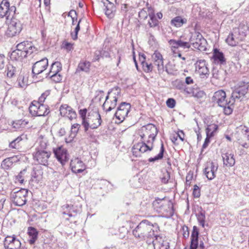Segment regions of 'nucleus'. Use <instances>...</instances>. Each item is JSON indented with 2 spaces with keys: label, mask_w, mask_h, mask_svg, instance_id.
<instances>
[{
  "label": "nucleus",
  "mask_w": 249,
  "mask_h": 249,
  "mask_svg": "<svg viewBox=\"0 0 249 249\" xmlns=\"http://www.w3.org/2000/svg\"><path fill=\"white\" fill-rule=\"evenodd\" d=\"M158 132L156 126L151 124L142 127L138 131L142 142L135 144L133 146L132 152L133 156L141 157L142 153L151 151Z\"/></svg>",
  "instance_id": "f257e3e1"
},
{
  "label": "nucleus",
  "mask_w": 249,
  "mask_h": 249,
  "mask_svg": "<svg viewBox=\"0 0 249 249\" xmlns=\"http://www.w3.org/2000/svg\"><path fill=\"white\" fill-rule=\"evenodd\" d=\"M159 231L160 228L157 223L153 224L148 220L144 219L132 230V232L136 238L140 240L146 239L151 240L153 239L156 233Z\"/></svg>",
  "instance_id": "f03ea898"
},
{
  "label": "nucleus",
  "mask_w": 249,
  "mask_h": 249,
  "mask_svg": "<svg viewBox=\"0 0 249 249\" xmlns=\"http://www.w3.org/2000/svg\"><path fill=\"white\" fill-rule=\"evenodd\" d=\"M249 75L248 73H244L242 76L243 79L239 82L234 90L232 91L231 98V100L228 102L227 106L225 107H221L223 108L224 113L226 115H230L233 111L232 106L234 104V101L236 99L240 100L248 92L249 87V77L247 76Z\"/></svg>",
  "instance_id": "7ed1b4c3"
},
{
  "label": "nucleus",
  "mask_w": 249,
  "mask_h": 249,
  "mask_svg": "<svg viewBox=\"0 0 249 249\" xmlns=\"http://www.w3.org/2000/svg\"><path fill=\"white\" fill-rule=\"evenodd\" d=\"M37 51L31 42L24 41L17 45V50L11 54L12 61H22L23 57L30 56Z\"/></svg>",
  "instance_id": "20e7f679"
},
{
  "label": "nucleus",
  "mask_w": 249,
  "mask_h": 249,
  "mask_svg": "<svg viewBox=\"0 0 249 249\" xmlns=\"http://www.w3.org/2000/svg\"><path fill=\"white\" fill-rule=\"evenodd\" d=\"M102 122V120L99 112L93 111L89 114L87 119L84 121L82 125L84 127L85 131L87 132L89 128L92 129H97L101 125Z\"/></svg>",
  "instance_id": "39448f33"
},
{
  "label": "nucleus",
  "mask_w": 249,
  "mask_h": 249,
  "mask_svg": "<svg viewBox=\"0 0 249 249\" xmlns=\"http://www.w3.org/2000/svg\"><path fill=\"white\" fill-rule=\"evenodd\" d=\"M153 205L154 208L157 211L160 212H169L170 216L173 215L174 213L173 205L169 200L163 198L160 199L156 198L153 202Z\"/></svg>",
  "instance_id": "423d86ee"
},
{
  "label": "nucleus",
  "mask_w": 249,
  "mask_h": 249,
  "mask_svg": "<svg viewBox=\"0 0 249 249\" xmlns=\"http://www.w3.org/2000/svg\"><path fill=\"white\" fill-rule=\"evenodd\" d=\"M28 191L25 189H21L17 191L12 192L11 197L13 203L18 206H22L25 204Z\"/></svg>",
  "instance_id": "0eeeda50"
},
{
  "label": "nucleus",
  "mask_w": 249,
  "mask_h": 249,
  "mask_svg": "<svg viewBox=\"0 0 249 249\" xmlns=\"http://www.w3.org/2000/svg\"><path fill=\"white\" fill-rule=\"evenodd\" d=\"M190 41L192 43L193 46L200 51L206 50V40L199 32H195L190 38Z\"/></svg>",
  "instance_id": "6e6552de"
},
{
  "label": "nucleus",
  "mask_w": 249,
  "mask_h": 249,
  "mask_svg": "<svg viewBox=\"0 0 249 249\" xmlns=\"http://www.w3.org/2000/svg\"><path fill=\"white\" fill-rule=\"evenodd\" d=\"M22 29V26L20 21L12 18L6 30V35L9 37H13L19 34Z\"/></svg>",
  "instance_id": "1a4fd4ad"
},
{
  "label": "nucleus",
  "mask_w": 249,
  "mask_h": 249,
  "mask_svg": "<svg viewBox=\"0 0 249 249\" xmlns=\"http://www.w3.org/2000/svg\"><path fill=\"white\" fill-rule=\"evenodd\" d=\"M113 91H115L114 95L112 97V99L105 102L103 105V108L106 112L110 111L115 108L117 105V102L119 97L121 96V89L118 87L113 88Z\"/></svg>",
  "instance_id": "9d476101"
},
{
  "label": "nucleus",
  "mask_w": 249,
  "mask_h": 249,
  "mask_svg": "<svg viewBox=\"0 0 249 249\" xmlns=\"http://www.w3.org/2000/svg\"><path fill=\"white\" fill-rule=\"evenodd\" d=\"M33 156L34 160L36 161L37 163L47 166L51 152L44 150L36 149V151L33 154Z\"/></svg>",
  "instance_id": "9b49d317"
},
{
  "label": "nucleus",
  "mask_w": 249,
  "mask_h": 249,
  "mask_svg": "<svg viewBox=\"0 0 249 249\" xmlns=\"http://www.w3.org/2000/svg\"><path fill=\"white\" fill-rule=\"evenodd\" d=\"M130 107L131 105L129 103L122 102L118 107L114 116L120 122H122L127 116Z\"/></svg>",
  "instance_id": "f8f14e48"
},
{
  "label": "nucleus",
  "mask_w": 249,
  "mask_h": 249,
  "mask_svg": "<svg viewBox=\"0 0 249 249\" xmlns=\"http://www.w3.org/2000/svg\"><path fill=\"white\" fill-rule=\"evenodd\" d=\"M212 101L214 104H217L220 107H225L228 104L226 100V92L223 90H219L214 93Z\"/></svg>",
  "instance_id": "ddd939ff"
},
{
  "label": "nucleus",
  "mask_w": 249,
  "mask_h": 249,
  "mask_svg": "<svg viewBox=\"0 0 249 249\" xmlns=\"http://www.w3.org/2000/svg\"><path fill=\"white\" fill-rule=\"evenodd\" d=\"M155 239H152V242L153 245L154 249H169V243L165 237L158 235L156 233L154 236Z\"/></svg>",
  "instance_id": "4468645a"
},
{
  "label": "nucleus",
  "mask_w": 249,
  "mask_h": 249,
  "mask_svg": "<svg viewBox=\"0 0 249 249\" xmlns=\"http://www.w3.org/2000/svg\"><path fill=\"white\" fill-rule=\"evenodd\" d=\"M53 151L56 158L62 165H64L69 159L67 150L62 146H59L54 148Z\"/></svg>",
  "instance_id": "2eb2a0df"
},
{
  "label": "nucleus",
  "mask_w": 249,
  "mask_h": 249,
  "mask_svg": "<svg viewBox=\"0 0 249 249\" xmlns=\"http://www.w3.org/2000/svg\"><path fill=\"white\" fill-rule=\"evenodd\" d=\"M218 169V165L213 162H209L204 169V174L209 180L213 179L216 177V172Z\"/></svg>",
  "instance_id": "dca6fc26"
},
{
  "label": "nucleus",
  "mask_w": 249,
  "mask_h": 249,
  "mask_svg": "<svg viewBox=\"0 0 249 249\" xmlns=\"http://www.w3.org/2000/svg\"><path fill=\"white\" fill-rule=\"evenodd\" d=\"M71 171L76 174L80 173L86 169V165L83 161L78 158H75L71 160L70 164Z\"/></svg>",
  "instance_id": "f3484780"
},
{
  "label": "nucleus",
  "mask_w": 249,
  "mask_h": 249,
  "mask_svg": "<svg viewBox=\"0 0 249 249\" xmlns=\"http://www.w3.org/2000/svg\"><path fill=\"white\" fill-rule=\"evenodd\" d=\"M102 2L105 7L104 10L106 15L109 18H113L116 11V7L114 3L108 0H102Z\"/></svg>",
  "instance_id": "a211bd4d"
},
{
  "label": "nucleus",
  "mask_w": 249,
  "mask_h": 249,
  "mask_svg": "<svg viewBox=\"0 0 249 249\" xmlns=\"http://www.w3.org/2000/svg\"><path fill=\"white\" fill-rule=\"evenodd\" d=\"M199 231L198 228L194 226L191 235V242L190 245V249H197L198 248V236Z\"/></svg>",
  "instance_id": "6ab92c4d"
},
{
  "label": "nucleus",
  "mask_w": 249,
  "mask_h": 249,
  "mask_svg": "<svg viewBox=\"0 0 249 249\" xmlns=\"http://www.w3.org/2000/svg\"><path fill=\"white\" fill-rule=\"evenodd\" d=\"M29 71L25 69L21 70L18 78V85L20 88L26 87L28 84Z\"/></svg>",
  "instance_id": "aec40b11"
},
{
  "label": "nucleus",
  "mask_w": 249,
  "mask_h": 249,
  "mask_svg": "<svg viewBox=\"0 0 249 249\" xmlns=\"http://www.w3.org/2000/svg\"><path fill=\"white\" fill-rule=\"evenodd\" d=\"M48 66V63H34L32 67V73L33 77L45 70Z\"/></svg>",
  "instance_id": "412c9836"
},
{
  "label": "nucleus",
  "mask_w": 249,
  "mask_h": 249,
  "mask_svg": "<svg viewBox=\"0 0 249 249\" xmlns=\"http://www.w3.org/2000/svg\"><path fill=\"white\" fill-rule=\"evenodd\" d=\"M224 164L227 167L233 166L235 164V159L233 154L226 153L222 154Z\"/></svg>",
  "instance_id": "4be33fe9"
},
{
  "label": "nucleus",
  "mask_w": 249,
  "mask_h": 249,
  "mask_svg": "<svg viewBox=\"0 0 249 249\" xmlns=\"http://www.w3.org/2000/svg\"><path fill=\"white\" fill-rule=\"evenodd\" d=\"M28 234L30 239L29 242L31 245L34 244L38 236V231L36 229L32 227L28 228Z\"/></svg>",
  "instance_id": "5701e85b"
},
{
  "label": "nucleus",
  "mask_w": 249,
  "mask_h": 249,
  "mask_svg": "<svg viewBox=\"0 0 249 249\" xmlns=\"http://www.w3.org/2000/svg\"><path fill=\"white\" fill-rule=\"evenodd\" d=\"M187 21V19L182 18L180 16H177L171 20L170 24L172 26L178 28L186 23Z\"/></svg>",
  "instance_id": "b1692460"
},
{
  "label": "nucleus",
  "mask_w": 249,
  "mask_h": 249,
  "mask_svg": "<svg viewBox=\"0 0 249 249\" xmlns=\"http://www.w3.org/2000/svg\"><path fill=\"white\" fill-rule=\"evenodd\" d=\"M137 70L142 71V70L145 72L151 71L153 69L152 63H135Z\"/></svg>",
  "instance_id": "393cba45"
},
{
  "label": "nucleus",
  "mask_w": 249,
  "mask_h": 249,
  "mask_svg": "<svg viewBox=\"0 0 249 249\" xmlns=\"http://www.w3.org/2000/svg\"><path fill=\"white\" fill-rule=\"evenodd\" d=\"M50 112V108L47 105H44L43 103H39L38 106V111L37 112V116H45L47 115Z\"/></svg>",
  "instance_id": "a878e982"
},
{
  "label": "nucleus",
  "mask_w": 249,
  "mask_h": 249,
  "mask_svg": "<svg viewBox=\"0 0 249 249\" xmlns=\"http://www.w3.org/2000/svg\"><path fill=\"white\" fill-rule=\"evenodd\" d=\"M9 6V2L8 0H2L0 4V17L7 18V11Z\"/></svg>",
  "instance_id": "bb28decb"
},
{
  "label": "nucleus",
  "mask_w": 249,
  "mask_h": 249,
  "mask_svg": "<svg viewBox=\"0 0 249 249\" xmlns=\"http://www.w3.org/2000/svg\"><path fill=\"white\" fill-rule=\"evenodd\" d=\"M64 210H66L63 212L64 214L68 215L69 216H74L77 213L79 212V210L76 209L73 206H70L69 205L63 206Z\"/></svg>",
  "instance_id": "cd10ccee"
},
{
  "label": "nucleus",
  "mask_w": 249,
  "mask_h": 249,
  "mask_svg": "<svg viewBox=\"0 0 249 249\" xmlns=\"http://www.w3.org/2000/svg\"><path fill=\"white\" fill-rule=\"evenodd\" d=\"M213 58L214 61H218L219 62H225L226 61L223 53L217 48L213 50Z\"/></svg>",
  "instance_id": "c85d7f7f"
},
{
  "label": "nucleus",
  "mask_w": 249,
  "mask_h": 249,
  "mask_svg": "<svg viewBox=\"0 0 249 249\" xmlns=\"http://www.w3.org/2000/svg\"><path fill=\"white\" fill-rule=\"evenodd\" d=\"M164 151H165V149H164V145H163V142H161L160 153L155 157H154L153 158H152V157L148 159V161L152 162H155V161H157L158 160H161L163 157V154H164Z\"/></svg>",
  "instance_id": "c756f323"
},
{
  "label": "nucleus",
  "mask_w": 249,
  "mask_h": 249,
  "mask_svg": "<svg viewBox=\"0 0 249 249\" xmlns=\"http://www.w3.org/2000/svg\"><path fill=\"white\" fill-rule=\"evenodd\" d=\"M196 67L197 71L200 74L206 75L209 74V70L208 67V65H206V63H199L198 65Z\"/></svg>",
  "instance_id": "7c9ffc66"
},
{
  "label": "nucleus",
  "mask_w": 249,
  "mask_h": 249,
  "mask_svg": "<svg viewBox=\"0 0 249 249\" xmlns=\"http://www.w3.org/2000/svg\"><path fill=\"white\" fill-rule=\"evenodd\" d=\"M90 67V63H79L75 73H79L80 71L88 73L89 71Z\"/></svg>",
  "instance_id": "2f4dec72"
},
{
  "label": "nucleus",
  "mask_w": 249,
  "mask_h": 249,
  "mask_svg": "<svg viewBox=\"0 0 249 249\" xmlns=\"http://www.w3.org/2000/svg\"><path fill=\"white\" fill-rule=\"evenodd\" d=\"M7 76L9 78L13 77L17 71V68L11 63L7 65Z\"/></svg>",
  "instance_id": "473e14b6"
},
{
  "label": "nucleus",
  "mask_w": 249,
  "mask_h": 249,
  "mask_svg": "<svg viewBox=\"0 0 249 249\" xmlns=\"http://www.w3.org/2000/svg\"><path fill=\"white\" fill-rule=\"evenodd\" d=\"M39 102H36L35 101H34L31 103V104L29 107V109L30 113L33 116L37 115V112L38 111V106H39Z\"/></svg>",
  "instance_id": "72a5a7b5"
},
{
  "label": "nucleus",
  "mask_w": 249,
  "mask_h": 249,
  "mask_svg": "<svg viewBox=\"0 0 249 249\" xmlns=\"http://www.w3.org/2000/svg\"><path fill=\"white\" fill-rule=\"evenodd\" d=\"M218 129V125L215 124H211L208 125L207 127L206 128V135H208L213 137L214 135V133Z\"/></svg>",
  "instance_id": "f704fd0d"
},
{
  "label": "nucleus",
  "mask_w": 249,
  "mask_h": 249,
  "mask_svg": "<svg viewBox=\"0 0 249 249\" xmlns=\"http://www.w3.org/2000/svg\"><path fill=\"white\" fill-rule=\"evenodd\" d=\"M226 41L231 46H235L239 43V42L235 39V37L232 33L229 34L226 39Z\"/></svg>",
  "instance_id": "c9c22d12"
},
{
  "label": "nucleus",
  "mask_w": 249,
  "mask_h": 249,
  "mask_svg": "<svg viewBox=\"0 0 249 249\" xmlns=\"http://www.w3.org/2000/svg\"><path fill=\"white\" fill-rule=\"evenodd\" d=\"M72 108L66 104L62 105L60 108V113L61 116H67Z\"/></svg>",
  "instance_id": "e433bc0d"
},
{
  "label": "nucleus",
  "mask_w": 249,
  "mask_h": 249,
  "mask_svg": "<svg viewBox=\"0 0 249 249\" xmlns=\"http://www.w3.org/2000/svg\"><path fill=\"white\" fill-rule=\"evenodd\" d=\"M239 34V36L242 39L243 41L245 39L247 36L248 30L247 26H240L238 28L235 29Z\"/></svg>",
  "instance_id": "4c0bfd02"
},
{
  "label": "nucleus",
  "mask_w": 249,
  "mask_h": 249,
  "mask_svg": "<svg viewBox=\"0 0 249 249\" xmlns=\"http://www.w3.org/2000/svg\"><path fill=\"white\" fill-rule=\"evenodd\" d=\"M61 69V63H52L50 73L52 74H58Z\"/></svg>",
  "instance_id": "58836bf2"
},
{
  "label": "nucleus",
  "mask_w": 249,
  "mask_h": 249,
  "mask_svg": "<svg viewBox=\"0 0 249 249\" xmlns=\"http://www.w3.org/2000/svg\"><path fill=\"white\" fill-rule=\"evenodd\" d=\"M13 164L9 159L7 158L2 161L1 166L3 169L8 170L12 167Z\"/></svg>",
  "instance_id": "ea45409f"
},
{
  "label": "nucleus",
  "mask_w": 249,
  "mask_h": 249,
  "mask_svg": "<svg viewBox=\"0 0 249 249\" xmlns=\"http://www.w3.org/2000/svg\"><path fill=\"white\" fill-rule=\"evenodd\" d=\"M206 95L205 92L199 89H195L192 91V96L198 99H201Z\"/></svg>",
  "instance_id": "a19ab883"
},
{
  "label": "nucleus",
  "mask_w": 249,
  "mask_h": 249,
  "mask_svg": "<svg viewBox=\"0 0 249 249\" xmlns=\"http://www.w3.org/2000/svg\"><path fill=\"white\" fill-rule=\"evenodd\" d=\"M22 140L21 136L17 137L9 143V147L12 148L18 149L19 147L18 143Z\"/></svg>",
  "instance_id": "79ce46f5"
},
{
  "label": "nucleus",
  "mask_w": 249,
  "mask_h": 249,
  "mask_svg": "<svg viewBox=\"0 0 249 249\" xmlns=\"http://www.w3.org/2000/svg\"><path fill=\"white\" fill-rule=\"evenodd\" d=\"M21 244L19 240L16 238L14 240L13 243L10 246L7 247V249H19L21 247Z\"/></svg>",
  "instance_id": "37998d69"
},
{
  "label": "nucleus",
  "mask_w": 249,
  "mask_h": 249,
  "mask_svg": "<svg viewBox=\"0 0 249 249\" xmlns=\"http://www.w3.org/2000/svg\"><path fill=\"white\" fill-rule=\"evenodd\" d=\"M197 219L200 225L202 227H204L205 221V215L203 212H200L197 215Z\"/></svg>",
  "instance_id": "c03bdc74"
},
{
  "label": "nucleus",
  "mask_w": 249,
  "mask_h": 249,
  "mask_svg": "<svg viewBox=\"0 0 249 249\" xmlns=\"http://www.w3.org/2000/svg\"><path fill=\"white\" fill-rule=\"evenodd\" d=\"M152 58L155 62H163V58L161 54L158 51H155L152 55Z\"/></svg>",
  "instance_id": "a18cd8bd"
},
{
  "label": "nucleus",
  "mask_w": 249,
  "mask_h": 249,
  "mask_svg": "<svg viewBox=\"0 0 249 249\" xmlns=\"http://www.w3.org/2000/svg\"><path fill=\"white\" fill-rule=\"evenodd\" d=\"M150 20L148 21V24L151 28L155 27L159 24V21L157 19L155 16L149 17Z\"/></svg>",
  "instance_id": "49530a36"
},
{
  "label": "nucleus",
  "mask_w": 249,
  "mask_h": 249,
  "mask_svg": "<svg viewBox=\"0 0 249 249\" xmlns=\"http://www.w3.org/2000/svg\"><path fill=\"white\" fill-rule=\"evenodd\" d=\"M16 237H12V236H7L4 240V247L7 249V247H10V246L13 243L14 240L16 239Z\"/></svg>",
  "instance_id": "de8ad7c7"
},
{
  "label": "nucleus",
  "mask_w": 249,
  "mask_h": 249,
  "mask_svg": "<svg viewBox=\"0 0 249 249\" xmlns=\"http://www.w3.org/2000/svg\"><path fill=\"white\" fill-rule=\"evenodd\" d=\"M26 172V169L21 171L16 177V179L20 183H23L24 180V175Z\"/></svg>",
  "instance_id": "09e8293b"
},
{
  "label": "nucleus",
  "mask_w": 249,
  "mask_h": 249,
  "mask_svg": "<svg viewBox=\"0 0 249 249\" xmlns=\"http://www.w3.org/2000/svg\"><path fill=\"white\" fill-rule=\"evenodd\" d=\"M50 90H47L43 92L38 99V102L41 103H43L46 98L50 94Z\"/></svg>",
  "instance_id": "8fccbe9b"
},
{
  "label": "nucleus",
  "mask_w": 249,
  "mask_h": 249,
  "mask_svg": "<svg viewBox=\"0 0 249 249\" xmlns=\"http://www.w3.org/2000/svg\"><path fill=\"white\" fill-rule=\"evenodd\" d=\"M73 44L68 42L66 41H64L62 43V48L67 51H70L73 50Z\"/></svg>",
  "instance_id": "3c124183"
},
{
  "label": "nucleus",
  "mask_w": 249,
  "mask_h": 249,
  "mask_svg": "<svg viewBox=\"0 0 249 249\" xmlns=\"http://www.w3.org/2000/svg\"><path fill=\"white\" fill-rule=\"evenodd\" d=\"M176 44L178 45V47H182L184 49L185 48H189L190 47V45L189 43L187 42H184L181 40H178L177 42H175Z\"/></svg>",
  "instance_id": "603ef678"
},
{
  "label": "nucleus",
  "mask_w": 249,
  "mask_h": 249,
  "mask_svg": "<svg viewBox=\"0 0 249 249\" xmlns=\"http://www.w3.org/2000/svg\"><path fill=\"white\" fill-rule=\"evenodd\" d=\"M16 8L15 6H10V5L8 7V10L7 11V19H8L9 17H10V16H12V18H13V16L16 14Z\"/></svg>",
  "instance_id": "864d4df0"
},
{
  "label": "nucleus",
  "mask_w": 249,
  "mask_h": 249,
  "mask_svg": "<svg viewBox=\"0 0 249 249\" xmlns=\"http://www.w3.org/2000/svg\"><path fill=\"white\" fill-rule=\"evenodd\" d=\"M148 16V14H147V12L145 8L142 9L139 13V17L141 19L145 20L147 18Z\"/></svg>",
  "instance_id": "5fc2aeb1"
},
{
  "label": "nucleus",
  "mask_w": 249,
  "mask_h": 249,
  "mask_svg": "<svg viewBox=\"0 0 249 249\" xmlns=\"http://www.w3.org/2000/svg\"><path fill=\"white\" fill-rule=\"evenodd\" d=\"M79 114L82 118V124H84V121H86L87 119V117H86V114L87 113V109L86 108H84L83 109H80L79 111Z\"/></svg>",
  "instance_id": "6e6d98bb"
},
{
  "label": "nucleus",
  "mask_w": 249,
  "mask_h": 249,
  "mask_svg": "<svg viewBox=\"0 0 249 249\" xmlns=\"http://www.w3.org/2000/svg\"><path fill=\"white\" fill-rule=\"evenodd\" d=\"M80 124H73L71 127V134H73L74 136H75L77 133L79 129L80 128Z\"/></svg>",
  "instance_id": "4d7b16f0"
},
{
  "label": "nucleus",
  "mask_w": 249,
  "mask_h": 249,
  "mask_svg": "<svg viewBox=\"0 0 249 249\" xmlns=\"http://www.w3.org/2000/svg\"><path fill=\"white\" fill-rule=\"evenodd\" d=\"M68 16H70L72 18V25L75 24V21H76L77 20V15H76V12L74 10H71Z\"/></svg>",
  "instance_id": "13d9d810"
},
{
  "label": "nucleus",
  "mask_w": 249,
  "mask_h": 249,
  "mask_svg": "<svg viewBox=\"0 0 249 249\" xmlns=\"http://www.w3.org/2000/svg\"><path fill=\"white\" fill-rule=\"evenodd\" d=\"M193 194L194 196L196 198L199 197L200 196V190L197 185H195L194 186Z\"/></svg>",
  "instance_id": "bf43d9fd"
},
{
  "label": "nucleus",
  "mask_w": 249,
  "mask_h": 249,
  "mask_svg": "<svg viewBox=\"0 0 249 249\" xmlns=\"http://www.w3.org/2000/svg\"><path fill=\"white\" fill-rule=\"evenodd\" d=\"M166 105L168 107L173 108L175 107L176 101L173 98H169L166 101Z\"/></svg>",
  "instance_id": "052dcab7"
},
{
  "label": "nucleus",
  "mask_w": 249,
  "mask_h": 249,
  "mask_svg": "<svg viewBox=\"0 0 249 249\" xmlns=\"http://www.w3.org/2000/svg\"><path fill=\"white\" fill-rule=\"evenodd\" d=\"M81 21H82V19H80L77 23V24L75 28V30H74L75 35L74 36H72V38L73 40H76L77 38L78 33L80 29V23L81 22Z\"/></svg>",
  "instance_id": "680f3d73"
},
{
  "label": "nucleus",
  "mask_w": 249,
  "mask_h": 249,
  "mask_svg": "<svg viewBox=\"0 0 249 249\" xmlns=\"http://www.w3.org/2000/svg\"><path fill=\"white\" fill-rule=\"evenodd\" d=\"M170 178L169 173L166 171L163 174V177L161 178V182L163 183H167Z\"/></svg>",
  "instance_id": "e2e57ef3"
},
{
  "label": "nucleus",
  "mask_w": 249,
  "mask_h": 249,
  "mask_svg": "<svg viewBox=\"0 0 249 249\" xmlns=\"http://www.w3.org/2000/svg\"><path fill=\"white\" fill-rule=\"evenodd\" d=\"M172 66V63H166V65L164 66L166 71L169 74L173 73Z\"/></svg>",
  "instance_id": "0e129e2a"
},
{
  "label": "nucleus",
  "mask_w": 249,
  "mask_h": 249,
  "mask_svg": "<svg viewBox=\"0 0 249 249\" xmlns=\"http://www.w3.org/2000/svg\"><path fill=\"white\" fill-rule=\"evenodd\" d=\"M51 76L52 79L56 83H58L62 80V77L60 74H52Z\"/></svg>",
  "instance_id": "69168bd1"
},
{
  "label": "nucleus",
  "mask_w": 249,
  "mask_h": 249,
  "mask_svg": "<svg viewBox=\"0 0 249 249\" xmlns=\"http://www.w3.org/2000/svg\"><path fill=\"white\" fill-rule=\"evenodd\" d=\"M212 137H211V136H210V135H206V138H205L204 142V143H203V144L202 145V151L204 149L206 148L208 146L209 143L210 142V139Z\"/></svg>",
  "instance_id": "338daca9"
},
{
  "label": "nucleus",
  "mask_w": 249,
  "mask_h": 249,
  "mask_svg": "<svg viewBox=\"0 0 249 249\" xmlns=\"http://www.w3.org/2000/svg\"><path fill=\"white\" fill-rule=\"evenodd\" d=\"M67 116L69 118L70 120H71L76 118L77 114L76 112L72 108Z\"/></svg>",
  "instance_id": "774afa93"
}]
</instances>
